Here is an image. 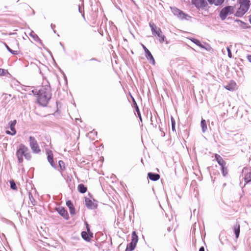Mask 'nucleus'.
I'll return each instance as SVG.
<instances>
[{
  "label": "nucleus",
  "instance_id": "37",
  "mask_svg": "<svg viewBox=\"0 0 251 251\" xmlns=\"http://www.w3.org/2000/svg\"><path fill=\"white\" fill-rule=\"evenodd\" d=\"M226 50L227 51L228 56L229 58H231L232 56V53H231L230 49H229V47H227Z\"/></svg>",
  "mask_w": 251,
  "mask_h": 251
},
{
  "label": "nucleus",
  "instance_id": "25",
  "mask_svg": "<svg viewBox=\"0 0 251 251\" xmlns=\"http://www.w3.org/2000/svg\"><path fill=\"white\" fill-rule=\"evenodd\" d=\"M134 107L135 109V111L136 112H137V114L138 115V116L139 117V118L140 119V121L142 122V117H141V113L140 112V110H139V107L137 105V103H134Z\"/></svg>",
  "mask_w": 251,
  "mask_h": 251
},
{
  "label": "nucleus",
  "instance_id": "11",
  "mask_svg": "<svg viewBox=\"0 0 251 251\" xmlns=\"http://www.w3.org/2000/svg\"><path fill=\"white\" fill-rule=\"evenodd\" d=\"M85 202L86 207L89 209H95L97 207V204L95 203L89 198H85Z\"/></svg>",
  "mask_w": 251,
  "mask_h": 251
},
{
  "label": "nucleus",
  "instance_id": "40",
  "mask_svg": "<svg viewBox=\"0 0 251 251\" xmlns=\"http://www.w3.org/2000/svg\"><path fill=\"white\" fill-rule=\"evenodd\" d=\"M208 2L210 4H214L215 5L216 0H207Z\"/></svg>",
  "mask_w": 251,
  "mask_h": 251
},
{
  "label": "nucleus",
  "instance_id": "36",
  "mask_svg": "<svg viewBox=\"0 0 251 251\" xmlns=\"http://www.w3.org/2000/svg\"><path fill=\"white\" fill-rule=\"evenodd\" d=\"M6 72H7L6 70L0 68V75H1V76L5 75Z\"/></svg>",
  "mask_w": 251,
  "mask_h": 251
},
{
  "label": "nucleus",
  "instance_id": "4",
  "mask_svg": "<svg viewBox=\"0 0 251 251\" xmlns=\"http://www.w3.org/2000/svg\"><path fill=\"white\" fill-rule=\"evenodd\" d=\"M234 7L232 6H226L222 8L220 12L219 17L222 20H225L228 15L234 13Z\"/></svg>",
  "mask_w": 251,
  "mask_h": 251
},
{
  "label": "nucleus",
  "instance_id": "42",
  "mask_svg": "<svg viewBox=\"0 0 251 251\" xmlns=\"http://www.w3.org/2000/svg\"><path fill=\"white\" fill-rule=\"evenodd\" d=\"M247 58L249 62L251 63V55H248L247 56Z\"/></svg>",
  "mask_w": 251,
  "mask_h": 251
},
{
  "label": "nucleus",
  "instance_id": "46",
  "mask_svg": "<svg viewBox=\"0 0 251 251\" xmlns=\"http://www.w3.org/2000/svg\"><path fill=\"white\" fill-rule=\"evenodd\" d=\"M50 26H51L52 29H53L55 27V25H53L52 24H51L50 25Z\"/></svg>",
  "mask_w": 251,
  "mask_h": 251
},
{
  "label": "nucleus",
  "instance_id": "19",
  "mask_svg": "<svg viewBox=\"0 0 251 251\" xmlns=\"http://www.w3.org/2000/svg\"><path fill=\"white\" fill-rule=\"evenodd\" d=\"M77 190L80 193L83 194L86 192L87 188L83 184H79L77 186Z\"/></svg>",
  "mask_w": 251,
  "mask_h": 251
},
{
  "label": "nucleus",
  "instance_id": "13",
  "mask_svg": "<svg viewBox=\"0 0 251 251\" xmlns=\"http://www.w3.org/2000/svg\"><path fill=\"white\" fill-rule=\"evenodd\" d=\"M153 35L156 36L161 43L165 41V36L162 34V31L160 28H158L156 31L154 33V35Z\"/></svg>",
  "mask_w": 251,
  "mask_h": 251
},
{
  "label": "nucleus",
  "instance_id": "45",
  "mask_svg": "<svg viewBox=\"0 0 251 251\" xmlns=\"http://www.w3.org/2000/svg\"><path fill=\"white\" fill-rule=\"evenodd\" d=\"M199 251H204V248L203 247H201Z\"/></svg>",
  "mask_w": 251,
  "mask_h": 251
},
{
  "label": "nucleus",
  "instance_id": "50",
  "mask_svg": "<svg viewBox=\"0 0 251 251\" xmlns=\"http://www.w3.org/2000/svg\"><path fill=\"white\" fill-rule=\"evenodd\" d=\"M237 22H240L241 23H243V24H246L245 23L242 22L241 20H237Z\"/></svg>",
  "mask_w": 251,
  "mask_h": 251
},
{
  "label": "nucleus",
  "instance_id": "52",
  "mask_svg": "<svg viewBox=\"0 0 251 251\" xmlns=\"http://www.w3.org/2000/svg\"><path fill=\"white\" fill-rule=\"evenodd\" d=\"M168 231H170V227H169V228H168Z\"/></svg>",
  "mask_w": 251,
  "mask_h": 251
},
{
  "label": "nucleus",
  "instance_id": "28",
  "mask_svg": "<svg viewBox=\"0 0 251 251\" xmlns=\"http://www.w3.org/2000/svg\"><path fill=\"white\" fill-rule=\"evenodd\" d=\"M236 84L234 83L228 84L226 86H225V88L229 91H233L235 89L234 86H235Z\"/></svg>",
  "mask_w": 251,
  "mask_h": 251
},
{
  "label": "nucleus",
  "instance_id": "29",
  "mask_svg": "<svg viewBox=\"0 0 251 251\" xmlns=\"http://www.w3.org/2000/svg\"><path fill=\"white\" fill-rule=\"evenodd\" d=\"M190 40H191V41L193 43H194V44H195L196 45H197L199 47H202V44L201 43V42L198 39L192 38Z\"/></svg>",
  "mask_w": 251,
  "mask_h": 251
},
{
  "label": "nucleus",
  "instance_id": "49",
  "mask_svg": "<svg viewBox=\"0 0 251 251\" xmlns=\"http://www.w3.org/2000/svg\"><path fill=\"white\" fill-rule=\"evenodd\" d=\"M246 170H247V168H244V169H243V173L244 171H245Z\"/></svg>",
  "mask_w": 251,
  "mask_h": 251
},
{
  "label": "nucleus",
  "instance_id": "16",
  "mask_svg": "<svg viewBox=\"0 0 251 251\" xmlns=\"http://www.w3.org/2000/svg\"><path fill=\"white\" fill-rule=\"evenodd\" d=\"M66 205L69 207L70 213L71 215L75 214V208L71 201H66Z\"/></svg>",
  "mask_w": 251,
  "mask_h": 251
},
{
  "label": "nucleus",
  "instance_id": "18",
  "mask_svg": "<svg viewBox=\"0 0 251 251\" xmlns=\"http://www.w3.org/2000/svg\"><path fill=\"white\" fill-rule=\"evenodd\" d=\"M240 226L238 223H236L234 226V232L236 239H238L239 236L240 231Z\"/></svg>",
  "mask_w": 251,
  "mask_h": 251
},
{
  "label": "nucleus",
  "instance_id": "7",
  "mask_svg": "<svg viewBox=\"0 0 251 251\" xmlns=\"http://www.w3.org/2000/svg\"><path fill=\"white\" fill-rule=\"evenodd\" d=\"M17 123V121L16 120H14L13 121H11L9 123V125L10 126V128L11 130V131H10L9 130H7L6 131V134L8 135H14L16 133V130L15 128V126Z\"/></svg>",
  "mask_w": 251,
  "mask_h": 251
},
{
  "label": "nucleus",
  "instance_id": "6",
  "mask_svg": "<svg viewBox=\"0 0 251 251\" xmlns=\"http://www.w3.org/2000/svg\"><path fill=\"white\" fill-rule=\"evenodd\" d=\"M191 2L198 9L204 8L207 5V2L205 0H192Z\"/></svg>",
  "mask_w": 251,
  "mask_h": 251
},
{
  "label": "nucleus",
  "instance_id": "44",
  "mask_svg": "<svg viewBox=\"0 0 251 251\" xmlns=\"http://www.w3.org/2000/svg\"><path fill=\"white\" fill-rule=\"evenodd\" d=\"M4 45L5 46V47H6V48L7 49V50H8V49H10L9 46L5 43H4Z\"/></svg>",
  "mask_w": 251,
  "mask_h": 251
},
{
  "label": "nucleus",
  "instance_id": "21",
  "mask_svg": "<svg viewBox=\"0 0 251 251\" xmlns=\"http://www.w3.org/2000/svg\"><path fill=\"white\" fill-rule=\"evenodd\" d=\"M138 241V237L136 234V231H134L132 233V240L131 243L134 244L136 245Z\"/></svg>",
  "mask_w": 251,
  "mask_h": 251
},
{
  "label": "nucleus",
  "instance_id": "30",
  "mask_svg": "<svg viewBox=\"0 0 251 251\" xmlns=\"http://www.w3.org/2000/svg\"><path fill=\"white\" fill-rule=\"evenodd\" d=\"M221 171L223 176H226L228 173V170L227 168L226 167V166H223V167H221Z\"/></svg>",
  "mask_w": 251,
  "mask_h": 251
},
{
  "label": "nucleus",
  "instance_id": "8",
  "mask_svg": "<svg viewBox=\"0 0 251 251\" xmlns=\"http://www.w3.org/2000/svg\"><path fill=\"white\" fill-rule=\"evenodd\" d=\"M47 154L48 155V161L50 163V165L54 169H56L57 166L53 161V155L52 152L50 150H47Z\"/></svg>",
  "mask_w": 251,
  "mask_h": 251
},
{
  "label": "nucleus",
  "instance_id": "24",
  "mask_svg": "<svg viewBox=\"0 0 251 251\" xmlns=\"http://www.w3.org/2000/svg\"><path fill=\"white\" fill-rule=\"evenodd\" d=\"M149 25L151 28L152 35H154V33L156 31L158 28L153 23H150Z\"/></svg>",
  "mask_w": 251,
  "mask_h": 251
},
{
  "label": "nucleus",
  "instance_id": "1",
  "mask_svg": "<svg viewBox=\"0 0 251 251\" xmlns=\"http://www.w3.org/2000/svg\"><path fill=\"white\" fill-rule=\"evenodd\" d=\"M39 96L37 97L38 103L43 106H46L50 100L52 94L50 84L43 86L38 90Z\"/></svg>",
  "mask_w": 251,
  "mask_h": 251
},
{
  "label": "nucleus",
  "instance_id": "27",
  "mask_svg": "<svg viewBox=\"0 0 251 251\" xmlns=\"http://www.w3.org/2000/svg\"><path fill=\"white\" fill-rule=\"evenodd\" d=\"M245 182L246 183H249L251 181V172L248 173L244 178Z\"/></svg>",
  "mask_w": 251,
  "mask_h": 251
},
{
  "label": "nucleus",
  "instance_id": "17",
  "mask_svg": "<svg viewBox=\"0 0 251 251\" xmlns=\"http://www.w3.org/2000/svg\"><path fill=\"white\" fill-rule=\"evenodd\" d=\"M173 12L175 15H177L178 17L184 18V13L177 8H174L173 9Z\"/></svg>",
  "mask_w": 251,
  "mask_h": 251
},
{
  "label": "nucleus",
  "instance_id": "31",
  "mask_svg": "<svg viewBox=\"0 0 251 251\" xmlns=\"http://www.w3.org/2000/svg\"><path fill=\"white\" fill-rule=\"evenodd\" d=\"M10 188L11 189L14 190L17 189L16 184L13 180L10 181Z\"/></svg>",
  "mask_w": 251,
  "mask_h": 251
},
{
  "label": "nucleus",
  "instance_id": "48",
  "mask_svg": "<svg viewBox=\"0 0 251 251\" xmlns=\"http://www.w3.org/2000/svg\"><path fill=\"white\" fill-rule=\"evenodd\" d=\"M132 100H133V104L134 103H137L135 100L132 98Z\"/></svg>",
  "mask_w": 251,
  "mask_h": 251
},
{
  "label": "nucleus",
  "instance_id": "43",
  "mask_svg": "<svg viewBox=\"0 0 251 251\" xmlns=\"http://www.w3.org/2000/svg\"><path fill=\"white\" fill-rule=\"evenodd\" d=\"M91 61H97L98 62H100L99 60H98L97 59L95 58H92L90 59Z\"/></svg>",
  "mask_w": 251,
  "mask_h": 251
},
{
  "label": "nucleus",
  "instance_id": "3",
  "mask_svg": "<svg viewBox=\"0 0 251 251\" xmlns=\"http://www.w3.org/2000/svg\"><path fill=\"white\" fill-rule=\"evenodd\" d=\"M249 0H244L240 4V7L236 12L235 15L238 17H242L249 10L250 6Z\"/></svg>",
  "mask_w": 251,
  "mask_h": 251
},
{
  "label": "nucleus",
  "instance_id": "39",
  "mask_svg": "<svg viewBox=\"0 0 251 251\" xmlns=\"http://www.w3.org/2000/svg\"><path fill=\"white\" fill-rule=\"evenodd\" d=\"M31 92L34 95H37L38 96H39L38 90H37L36 89H34L31 91Z\"/></svg>",
  "mask_w": 251,
  "mask_h": 251
},
{
  "label": "nucleus",
  "instance_id": "32",
  "mask_svg": "<svg viewBox=\"0 0 251 251\" xmlns=\"http://www.w3.org/2000/svg\"><path fill=\"white\" fill-rule=\"evenodd\" d=\"M201 48L204 49L207 51H210L211 49L210 46L207 43H204V45L202 44V47Z\"/></svg>",
  "mask_w": 251,
  "mask_h": 251
},
{
  "label": "nucleus",
  "instance_id": "51",
  "mask_svg": "<svg viewBox=\"0 0 251 251\" xmlns=\"http://www.w3.org/2000/svg\"><path fill=\"white\" fill-rule=\"evenodd\" d=\"M249 21H250V23H251V18H250V19H249Z\"/></svg>",
  "mask_w": 251,
  "mask_h": 251
},
{
  "label": "nucleus",
  "instance_id": "12",
  "mask_svg": "<svg viewBox=\"0 0 251 251\" xmlns=\"http://www.w3.org/2000/svg\"><path fill=\"white\" fill-rule=\"evenodd\" d=\"M81 237L82 238L86 241H90L91 240V238L93 237V233L90 232H88L87 231H82L81 232Z\"/></svg>",
  "mask_w": 251,
  "mask_h": 251
},
{
  "label": "nucleus",
  "instance_id": "35",
  "mask_svg": "<svg viewBox=\"0 0 251 251\" xmlns=\"http://www.w3.org/2000/svg\"><path fill=\"white\" fill-rule=\"evenodd\" d=\"M8 51H9L11 53L14 55L18 54L19 51L17 50H13L11 49H8Z\"/></svg>",
  "mask_w": 251,
  "mask_h": 251
},
{
  "label": "nucleus",
  "instance_id": "34",
  "mask_svg": "<svg viewBox=\"0 0 251 251\" xmlns=\"http://www.w3.org/2000/svg\"><path fill=\"white\" fill-rule=\"evenodd\" d=\"M225 0H216V6H219L222 5L224 2Z\"/></svg>",
  "mask_w": 251,
  "mask_h": 251
},
{
  "label": "nucleus",
  "instance_id": "5",
  "mask_svg": "<svg viewBox=\"0 0 251 251\" xmlns=\"http://www.w3.org/2000/svg\"><path fill=\"white\" fill-rule=\"evenodd\" d=\"M29 146L33 153L38 154L41 152V150L37 142L33 136H30L29 137Z\"/></svg>",
  "mask_w": 251,
  "mask_h": 251
},
{
  "label": "nucleus",
  "instance_id": "33",
  "mask_svg": "<svg viewBox=\"0 0 251 251\" xmlns=\"http://www.w3.org/2000/svg\"><path fill=\"white\" fill-rule=\"evenodd\" d=\"M171 124H172V129L173 131H175V125H176V122L174 119V118L173 117H171Z\"/></svg>",
  "mask_w": 251,
  "mask_h": 251
},
{
  "label": "nucleus",
  "instance_id": "23",
  "mask_svg": "<svg viewBox=\"0 0 251 251\" xmlns=\"http://www.w3.org/2000/svg\"><path fill=\"white\" fill-rule=\"evenodd\" d=\"M59 168H60V171L61 172V175H62V172L65 170V163L63 161L60 160L58 162Z\"/></svg>",
  "mask_w": 251,
  "mask_h": 251
},
{
  "label": "nucleus",
  "instance_id": "9",
  "mask_svg": "<svg viewBox=\"0 0 251 251\" xmlns=\"http://www.w3.org/2000/svg\"><path fill=\"white\" fill-rule=\"evenodd\" d=\"M142 47L145 50V53H146V57L147 58V59L148 60H150L151 61V63L152 64H154L155 60H154L151 52L144 45H142Z\"/></svg>",
  "mask_w": 251,
  "mask_h": 251
},
{
  "label": "nucleus",
  "instance_id": "41",
  "mask_svg": "<svg viewBox=\"0 0 251 251\" xmlns=\"http://www.w3.org/2000/svg\"><path fill=\"white\" fill-rule=\"evenodd\" d=\"M151 125L153 126V127H155L156 128L157 125L156 124L154 125V123H153V120L152 119V117L151 118Z\"/></svg>",
  "mask_w": 251,
  "mask_h": 251
},
{
  "label": "nucleus",
  "instance_id": "47",
  "mask_svg": "<svg viewBox=\"0 0 251 251\" xmlns=\"http://www.w3.org/2000/svg\"><path fill=\"white\" fill-rule=\"evenodd\" d=\"M30 89V87L29 86H26V88L25 89V91H27Z\"/></svg>",
  "mask_w": 251,
  "mask_h": 251
},
{
  "label": "nucleus",
  "instance_id": "38",
  "mask_svg": "<svg viewBox=\"0 0 251 251\" xmlns=\"http://www.w3.org/2000/svg\"><path fill=\"white\" fill-rule=\"evenodd\" d=\"M85 224L86 225V227L87 231L88 232H90L91 231H90L89 225H88V224L86 222H85Z\"/></svg>",
  "mask_w": 251,
  "mask_h": 251
},
{
  "label": "nucleus",
  "instance_id": "26",
  "mask_svg": "<svg viewBox=\"0 0 251 251\" xmlns=\"http://www.w3.org/2000/svg\"><path fill=\"white\" fill-rule=\"evenodd\" d=\"M136 246V245H135L134 244L130 242V243L127 244L126 250H129V251H133L134 250V249L135 248Z\"/></svg>",
  "mask_w": 251,
  "mask_h": 251
},
{
  "label": "nucleus",
  "instance_id": "20",
  "mask_svg": "<svg viewBox=\"0 0 251 251\" xmlns=\"http://www.w3.org/2000/svg\"><path fill=\"white\" fill-rule=\"evenodd\" d=\"M29 35L33 38V39L36 42H39L41 45H42V43L41 41V40L40 39V38L38 36V35L35 34L33 31H32L29 34Z\"/></svg>",
  "mask_w": 251,
  "mask_h": 251
},
{
  "label": "nucleus",
  "instance_id": "15",
  "mask_svg": "<svg viewBox=\"0 0 251 251\" xmlns=\"http://www.w3.org/2000/svg\"><path fill=\"white\" fill-rule=\"evenodd\" d=\"M215 158L216 160L217 161L218 163L221 167H223V166H226V162L223 160V158L218 154H215Z\"/></svg>",
  "mask_w": 251,
  "mask_h": 251
},
{
  "label": "nucleus",
  "instance_id": "22",
  "mask_svg": "<svg viewBox=\"0 0 251 251\" xmlns=\"http://www.w3.org/2000/svg\"><path fill=\"white\" fill-rule=\"evenodd\" d=\"M201 126L203 133H204L207 130V125L205 120L202 119L201 122Z\"/></svg>",
  "mask_w": 251,
  "mask_h": 251
},
{
  "label": "nucleus",
  "instance_id": "2",
  "mask_svg": "<svg viewBox=\"0 0 251 251\" xmlns=\"http://www.w3.org/2000/svg\"><path fill=\"white\" fill-rule=\"evenodd\" d=\"M16 156L19 163L23 162V156L27 160H30L31 158V155L28 148L23 144H20L17 148Z\"/></svg>",
  "mask_w": 251,
  "mask_h": 251
},
{
  "label": "nucleus",
  "instance_id": "10",
  "mask_svg": "<svg viewBox=\"0 0 251 251\" xmlns=\"http://www.w3.org/2000/svg\"><path fill=\"white\" fill-rule=\"evenodd\" d=\"M58 213L62 216L65 220H68L69 218V214L66 210L62 207H59L56 208Z\"/></svg>",
  "mask_w": 251,
  "mask_h": 251
},
{
  "label": "nucleus",
  "instance_id": "14",
  "mask_svg": "<svg viewBox=\"0 0 251 251\" xmlns=\"http://www.w3.org/2000/svg\"><path fill=\"white\" fill-rule=\"evenodd\" d=\"M148 177L152 181H156L160 178V175L156 173H149Z\"/></svg>",
  "mask_w": 251,
  "mask_h": 251
}]
</instances>
